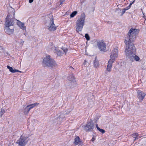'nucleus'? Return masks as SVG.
I'll return each instance as SVG.
<instances>
[{
	"mask_svg": "<svg viewBox=\"0 0 146 146\" xmlns=\"http://www.w3.org/2000/svg\"><path fill=\"white\" fill-rule=\"evenodd\" d=\"M24 41H22L21 42V43L22 44V45L23 44V43H24Z\"/></svg>",
	"mask_w": 146,
	"mask_h": 146,
	"instance_id": "e433bc0d",
	"label": "nucleus"
},
{
	"mask_svg": "<svg viewBox=\"0 0 146 146\" xmlns=\"http://www.w3.org/2000/svg\"><path fill=\"white\" fill-rule=\"evenodd\" d=\"M7 68L9 70V71L11 72L15 73L17 72H21V71H19L17 70L13 69V68L11 67H10L9 66H7Z\"/></svg>",
	"mask_w": 146,
	"mask_h": 146,
	"instance_id": "dca6fc26",
	"label": "nucleus"
},
{
	"mask_svg": "<svg viewBox=\"0 0 146 146\" xmlns=\"http://www.w3.org/2000/svg\"><path fill=\"white\" fill-rule=\"evenodd\" d=\"M27 141V138L24 136H21L20 138L17 142L19 145L21 146H25Z\"/></svg>",
	"mask_w": 146,
	"mask_h": 146,
	"instance_id": "6e6552de",
	"label": "nucleus"
},
{
	"mask_svg": "<svg viewBox=\"0 0 146 146\" xmlns=\"http://www.w3.org/2000/svg\"><path fill=\"white\" fill-rule=\"evenodd\" d=\"M112 67V66H111L108 65L107 68V70L108 72L111 71Z\"/></svg>",
	"mask_w": 146,
	"mask_h": 146,
	"instance_id": "393cba45",
	"label": "nucleus"
},
{
	"mask_svg": "<svg viewBox=\"0 0 146 146\" xmlns=\"http://www.w3.org/2000/svg\"><path fill=\"white\" fill-rule=\"evenodd\" d=\"M135 0H133V1L132 2L130 3L129 6H130L131 7V6L132 5V4L133 3L135 2Z\"/></svg>",
	"mask_w": 146,
	"mask_h": 146,
	"instance_id": "2f4dec72",
	"label": "nucleus"
},
{
	"mask_svg": "<svg viewBox=\"0 0 146 146\" xmlns=\"http://www.w3.org/2000/svg\"><path fill=\"white\" fill-rule=\"evenodd\" d=\"M115 60L110 59L108 62V65L110 66H112V64Z\"/></svg>",
	"mask_w": 146,
	"mask_h": 146,
	"instance_id": "5701e85b",
	"label": "nucleus"
},
{
	"mask_svg": "<svg viewBox=\"0 0 146 146\" xmlns=\"http://www.w3.org/2000/svg\"><path fill=\"white\" fill-rule=\"evenodd\" d=\"M38 103H36L28 105V106H29V108L30 110H31L35 106H38Z\"/></svg>",
	"mask_w": 146,
	"mask_h": 146,
	"instance_id": "6ab92c4d",
	"label": "nucleus"
},
{
	"mask_svg": "<svg viewBox=\"0 0 146 146\" xmlns=\"http://www.w3.org/2000/svg\"><path fill=\"white\" fill-rule=\"evenodd\" d=\"M84 129L86 131H92L94 128V125L91 122H89L84 127Z\"/></svg>",
	"mask_w": 146,
	"mask_h": 146,
	"instance_id": "f8f14e48",
	"label": "nucleus"
},
{
	"mask_svg": "<svg viewBox=\"0 0 146 146\" xmlns=\"http://www.w3.org/2000/svg\"><path fill=\"white\" fill-rule=\"evenodd\" d=\"M47 26L48 27V29L50 31H54L56 30V27L54 23V21L53 19H50Z\"/></svg>",
	"mask_w": 146,
	"mask_h": 146,
	"instance_id": "9d476101",
	"label": "nucleus"
},
{
	"mask_svg": "<svg viewBox=\"0 0 146 146\" xmlns=\"http://www.w3.org/2000/svg\"><path fill=\"white\" fill-rule=\"evenodd\" d=\"M55 51L58 56H60L64 54H66L68 51V49L64 45L63 47L59 48L57 47H55Z\"/></svg>",
	"mask_w": 146,
	"mask_h": 146,
	"instance_id": "39448f33",
	"label": "nucleus"
},
{
	"mask_svg": "<svg viewBox=\"0 0 146 146\" xmlns=\"http://www.w3.org/2000/svg\"><path fill=\"white\" fill-rule=\"evenodd\" d=\"M146 94L145 93L140 90H138L137 91V98L139 101L141 102L144 98Z\"/></svg>",
	"mask_w": 146,
	"mask_h": 146,
	"instance_id": "9b49d317",
	"label": "nucleus"
},
{
	"mask_svg": "<svg viewBox=\"0 0 146 146\" xmlns=\"http://www.w3.org/2000/svg\"><path fill=\"white\" fill-rule=\"evenodd\" d=\"M138 33V31L136 29H131L127 34V35L125 40V44H128L129 43H132L136 38L137 35Z\"/></svg>",
	"mask_w": 146,
	"mask_h": 146,
	"instance_id": "f03ea898",
	"label": "nucleus"
},
{
	"mask_svg": "<svg viewBox=\"0 0 146 146\" xmlns=\"http://www.w3.org/2000/svg\"><path fill=\"white\" fill-rule=\"evenodd\" d=\"M96 127L98 130V129H99L100 128L98 127V124H97L96 125Z\"/></svg>",
	"mask_w": 146,
	"mask_h": 146,
	"instance_id": "72a5a7b5",
	"label": "nucleus"
},
{
	"mask_svg": "<svg viewBox=\"0 0 146 146\" xmlns=\"http://www.w3.org/2000/svg\"><path fill=\"white\" fill-rule=\"evenodd\" d=\"M85 15L83 14L81 15L80 17L78 18L76 21V31L79 33L82 31L85 25Z\"/></svg>",
	"mask_w": 146,
	"mask_h": 146,
	"instance_id": "7ed1b4c3",
	"label": "nucleus"
},
{
	"mask_svg": "<svg viewBox=\"0 0 146 146\" xmlns=\"http://www.w3.org/2000/svg\"><path fill=\"white\" fill-rule=\"evenodd\" d=\"M118 50L117 48H114L112 51L110 56V59L115 60L118 56Z\"/></svg>",
	"mask_w": 146,
	"mask_h": 146,
	"instance_id": "1a4fd4ad",
	"label": "nucleus"
},
{
	"mask_svg": "<svg viewBox=\"0 0 146 146\" xmlns=\"http://www.w3.org/2000/svg\"><path fill=\"white\" fill-rule=\"evenodd\" d=\"M4 30L8 34L11 35L14 32V26L5 27Z\"/></svg>",
	"mask_w": 146,
	"mask_h": 146,
	"instance_id": "ddd939ff",
	"label": "nucleus"
},
{
	"mask_svg": "<svg viewBox=\"0 0 146 146\" xmlns=\"http://www.w3.org/2000/svg\"><path fill=\"white\" fill-rule=\"evenodd\" d=\"M14 24V21L13 19L10 15H8L5 23V27L13 26Z\"/></svg>",
	"mask_w": 146,
	"mask_h": 146,
	"instance_id": "0eeeda50",
	"label": "nucleus"
},
{
	"mask_svg": "<svg viewBox=\"0 0 146 146\" xmlns=\"http://www.w3.org/2000/svg\"><path fill=\"white\" fill-rule=\"evenodd\" d=\"M43 64L49 67H55L57 66V64L49 55H47L44 58Z\"/></svg>",
	"mask_w": 146,
	"mask_h": 146,
	"instance_id": "20e7f679",
	"label": "nucleus"
},
{
	"mask_svg": "<svg viewBox=\"0 0 146 146\" xmlns=\"http://www.w3.org/2000/svg\"><path fill=\"white\" fill-rule=\"evenodd\" d=\"M126 45L125 51L126 56L129 58L131 62L135 60L137 62L140 60L139 57L135 54L136 49L133 43H129Z\"/></svg>",
	"mask_w": 146,
	"mask_h": 146,
	"instance_id": "f257e3e1",
	"label": "nucleus"
},
{
	"mask_svg": "<svg viewBox=\"0 0 146 146\" xmlns=\"http://www.w3.org/2000/svg\"><path fill=\"white\" fill-rule=\"evenodd\" d=\"M64 117L65 116L64 114L63 113H61L59 116L58 118V119L60 121H61Z\"/></svg>",
	"mask_w": 146,
	"mask_h": 146,
	"instance_id": "aec40b11",
	"label": "nucleus"
},
{
	"mask_svg": "<svg viewBox=\"0 0 146 146\" xmlns=\"http://www.w3.org/2000/svg\"><path fill=\"white\" fill-rule=\"evenodd\" d=\"M30 110L29 106H27L25 109V113L26 114H28Z\"/></svg>",
	"mask_w": 146,
	"mask_h": 146,
	"instance_id": "412c9836",
	"label": "nucleus"
},
{
	"mask_svg": "<svg viewBox=\"0 0 146 146\" xmlns=\"http://www.w3.org/2000/svg\"><path fill=\"white\" fill-rule=\"evenodd\" d=\"M94 67L96 68H98L99 66L98 61V60L96 59L94 61Z\"/></svg>",
	"mask_w": 146,
	"mask_h": 146,
	"instance_id": "f3484780",
	"label": "nucleus"
},
{
	"mask_svg": "<svg viewBox=\"0 0 146 146\" xmlns=\"http://www.w3.org/2000/svg\"><path fill=\"white\" fill-rule=\"evenodd\" d=\"M98 130L102 133H104L105 132V131L104 130L100 128Z\"/></svg>",
	"mask_w": 146,
	"mask_h": 146,
	"instance_id": "bb28decb",
	"label": "nucleus"
},
{
	"mask_svg": "<svg viewBox=\"0 0 146 146\" xmlns=\"http://www.w3.org/2000/svg\"><path fill=\"white\" fill-rule=\"evenodd\" d=\"M5 110L3 109H1V117L2 115L5 113Z\"/></svg>",
	"mask_w": 146,
	"mask_h": 146,
	"instance_id": "cd10ccee",
	"label": "nucleus"
},
{
	"mask_svg": "<svg viewBox=\"0 0 146 146\" xmlns=\"http://www.w3.org/2000/svg\"><path fill=\"white\" fill-rule=\"evenodd\" d=\"M141 11H142V12H143V10H142V9H141Z\"/></svg>",
	"mask_w": 146,
	"mask_h": 146,
	"instance_id": "58836bf2",
	"label": "nucleus"
},
{
	"mask_svg": "<svg viewBox=\"0 0 146 146\" xmlns=\"http://www.w3.org/2000/svg\"><path fill=\"white\" fill-rule=\"evenodd\" d=\"M65 0H60V4H62L64 1Z\"/></svg>",
	"mask_w": 146,
	"mask_h": 146,
	"instance_id": "c756f323",
	"label": "nucleus"
},
{
	"mask_svg": "<svg viewBox=\"0 0 146 146\" xmlns=\"http://www.w3.org/2000/svg\"><path fill=\"white\" fill-rule=\"evenodd\" d=\"M50 48L51 49L53 48V44H52V43H51V45L50 46Z\"/></svg>",
	"mask_w": 146,
	"mask_h": 146,
	"instance_id": "7c9ffc66",
	"label": "nucleus"
},
{
	"mask_svg": "<svg viewBox=\"0 0 146 146\" xmlns=\"http://www.w3.org/2000/svg\"><path fill=\"white\" fill-rule=\"evenodd\" d=\"M33 0H29V2L30 3L33 2Z\"/></svg>",
	"mask_w": 146,
	"mask_h": 146,
	"instance_id": "f704fd0d",
	"label": "nucleus"
},
{
	"mask_svg": "<svg viewBox=\"0 0 146 146\" xmlns=\"http://www.w3.org/2000/svg\"><path fill=\"white\" fill-rule=\"evenodd\" d=\"M124 1H125V0H123Z\"/></svg>",
	"mask_w": 146,
	"mask_h": 146,
	"instance_id": "ea45409f",
	"label": "nucleus"
},
{
	"mask_svg": "<svg viewBox=\"0 0 146 146\" xmlns=\"http://www.w3.org/2000/svg\"><path fill=\"white\" fill-rule=\"evenodd\" d=\"M97 46L100 51L105 52L106 50V43L102 40H98L96 41Z\"/></svg>",
	"mask_w": 146,
	"mask_h": 146,
	"instance_id": "423d86ee",
	"label": "nucleus"
},
{
	"mask_svg": "<svg viewBox=\"0 0 146 146\" xmlns=\"http://www.w3.org/2000/svg\"><path fill=\"white\" fill-rule=\"evenodd\" d=\"M94 140H95V139H94V138H93H93H92V139L91 141H94Z\"/></svg>",
	"mask_w": 146,
	"mask_h": 146,
	"instance_id": "c9c22d12",
	"label": "nucleus"
},
{
	"mask_svg": "<svg viewBox=\"0 0 146 146\" xmlns=\"http://www.w3.org/2000/svg\"><path fill=\"white\" fill-rule=\"evenodd\" d=\"M17 25L18 26L23 30H26V27L25 26L24 23L19 20H17Z\"/></svg>",
	"mask_w": 146,
	"mask_h": 146,
	"instance_id": "2eb2a0df",
	"label": "nucleus"
},
{
	"mask_svg": "<svg viewBox=\"0 0 146 146\" xmlns=\"http://www.w3.org/2000/svg\"><path fill=\"white\" fill-rule=\"evenodd\" d=\"M74 144L76 145H82V141L79 137L76 136L74 139Z\"/></svg>",
	"mask_w": 146,
	"mask_h": 146,
	"instance_id": "4468645a",
	"label": "nucleus"
},
{
	"mask_svg": "<svg viewBox=\"0 0 146 146\" xmlns=\"http://www.w3.org/2000/svg\"><path fill=\"white\" fill-rule=\"evenodd\" d=\"M126 9L125 8H124V9L123 10H122V14H123L124 13H125V11H126Z\"/></svg>",
	"mask_w": 146,
	"mask_h": 146,
	"instance_id": "c85d7f7f",
	"label": "nucleus"
},
{
	"mask_svg": "<svg viewBox=\"0 0 146 146\" xmlns=\"http://www.w3.org/2000/svg\"><path fill=\"white\" fill-rule=\"evenodd\" d=\"M85 37L86 40H89L90 39V37L89 36V35L88 34H86L85 35Z\"/></svg>",
	"mask_w": 146,
	"mask_h": 146,
	"instance_id": "a878e982",
	"label": "nucleus"
},
{
	"mask_svg": "<svg viewBox=\"0 0 146 146\" xmlns=\"http://www.w3.org/2000/svg\"><path fill=\"white\" fill-rule=\"evenodd\" d=\"M86 60H84V63L85 64H86Z\"/></svg>",
	"mask_w": 146,
	"mask_h": 146,
	"instance_id": "4c0bfd02",
	"label": "nucleus"
},
{
	"mask_svg": "<svg viewBox=\"0 0 146 146\" xmlns=\"http://www.w3.org/2000/svg\"><path fill=\"white\" fill-rule=\"evenodd\" d=\"M68 79L69 80L72 82H75V79L74 76L72 74L70 75L68 77Z\"/></svg>",
	"mask_w": 146,
	"mask_h": 146,
	"instance_id": "a211bd4d",
	"label": "nucleus"
},
{
	"mask_svg": "<svg viewBox=\"0 0 146 146\" xmlns=\"http://www.w3.org/2000/svg\"><path fill=\"white\" fill-rule=\"evenodd\" d=\"M77 13V12L76 11H74L73 12L72 14L70 15V18L73 17H74Z\"/></svg>",
	"mask_w": 146,
	"mask_h": 146,
	"instance_id": "b1692460",
	"label": "nucleus"
},
{
	"mask_svg": "<svg viewBox=\"0 0 146 146\" xmlns=\"http://www.w3.org/2000/svg\"><path fill=\"white\" fill-rule=\"evenodd\" d=\"M130 6H128L127 7H126V8H125L126 9V10H128V9H130Z\"/></svg>",
	"mask_w": 146,
	"mask_h": 146,
	"instance_id": "473e14b6",
	"label": "nucleus"
},
{
	"mask_svg": "<svg viewBox=\"0 0 146 146\" xmlns=\"http://www.w3.org/2000/svg\"><path fill=\"white\" fill-rule=\"evenodd\" d=\"M132 137L134 138L135 139L134 141H135L136 139H138V135L137 133H135L132 135Z\"/></svg>",
	"mask_w": 146,
	"mask_h": 146,
	"instance_id": "4be33fe9",
	"label": "nucleus"
}]
</instances>
